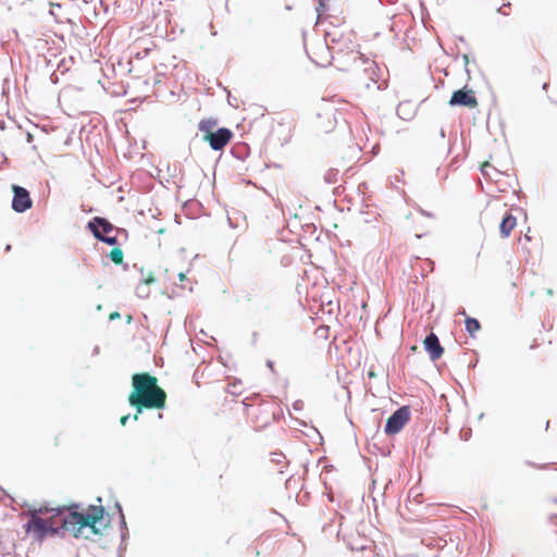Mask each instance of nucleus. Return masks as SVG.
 Masks as SVG:
<instances>
[{
    "label": "nucleus",
    "mask_w": 557,
    "mask_h": 557,
    "mask_svg": "<svg viewBox=\"0 0 557 557\" xmlns=\"http://www.w3.org/2000/svg\"><path fill=\"white\" fill-rule=\"evenodd\" d=\"M517 225V219L511 213H506L500 222L499 231L503 237H508Z\"/></svg>",
    "instance_id": "9d476101"
},
{
    "label": "nucleus",
    "mask_w": 557,
    "mask_h": 557,
    "mask_svg": "<svg viewBox=\"0 0 557 557\" xmlns=\"http://www.w3.org/2000/svg\"><path fill=\"white\" fill-rule=\"evenodd\" d=\"M152 281H153V278H148V280H146V283H148V284H149V283H151Z\"/></svg>",
    "instance_id": "412c9836"
},
{
    "label": "nucleus",
    "mask_w": 557,
    "mask_h": 557,
    "mask_svg": "<svg viewBox=\"0 0 557 557\" xmlns=\"http://www.w3.org/2000/svg\"><path fill=\"white\" fill-rule=\"evenodd\" d=\"M216 125V121L213 119L201 120L199 123V131L203 133V140L209 144L213 150H222L226 147L232 138L233 132L226 127H221L213 131Z\"/></svg>",
    "instance_id": "7ed1b4c3"
},
{
    "label": "nucleus",
    "mask_w": 557,
    "mask_h": 557,
    "mask_svg": "<svg viewBox=\"0 0 557 557\" xmlns=\"http://www.w3.org/2000/svg\"><path fill=\"white\" fill-rule=\"evenodd\" d=\"M117 315H119V313H112V314L110 315V318H111V319H113V318H115V317H117Z\"/></svg>",
    "instance_id": "aec40b11"
},
{
    "label": "nucleus",
    "mask_w": 557,
    "mask_h": 557,
    "mask_svg": "<svg viewBox=\"0 0 557 557\" xmlns=\"http://www.w3.org/2000/svg\"><path fill=\"white\" fill-rule=\"evenodd\" d=\"M91 233L100 242H103V243L109 244V245H115L116 244V238L115 237L106 236V235H103L101 233L100 230H94V227H91Z\"/></svg>",
    "instance_id": "ddd939ff"
},
{
    "label": "nucleus",
    "mask_w": 557,
    "mask_h": 557,
    "mask_svg": "<svg viewBox=\"0 0 557 557\" xmlns=\"http://www.w3.org/2000/svg\"><path fill=\"white\" fill-rule=\"evenodd\" d=\"M423 345L433 361L443 356L444 348L441 346L438 337L434 333H431L425 337Z\"/></svg>",
    "instance_id": "1a4fd4ad"
},
{
    "label": "nucleus",
    "mask_w": 557,
    "mask_h": 557,
    "mask_svg": "<svg viewBox=\"0 0 557 557\" xmlns=\"http://www.w3.org/2000/svg\"><path fill=\"white\" fill-rule=\"evenodd\" d=\"M487 169H493L492 164L488 161H485L481 164V171L485 176L490 175V172H487Z\"/></svg>",
    "instance_id": "f3484780"
},
{
    "label": "nucleus",
    "mask_w": 557,
    "mask_h": 557,
    "mask_svg": "<svg viewBox=\"0 0 557 557\" xmlns=\"http://www.w3.org/2000/svg\"><path fill=\"white\" fill-rule=\"evenodd\" d=\"M12 190L14 194L12 200V208L14 211L22 213L32 208L33 200L27 189L17 185H13Z\"/></svg>",
    "instance_id": "423d86ee"
},
{
    "label": "nucleus",
    "mask_w": 557,
    "mask_h": 557,
    "mask_svg": "<svg viewBox=\"0 0 557 557\" xmlns=\"http://www.w3.org/2000/svg\"><path fill=\"white\" fill-rule=\"evenodd\" d=\"M319 117H320V120H322V117H323V116H322V115H320ZM325 119L327 120V122H329V124H330V127H327V126H323V125H322V121H320V123H319V127H320V128H321V131H323L324 133H329V132H331V131H332V128H333V125H332V124H333V122H334V119H333V116H331V114H325Z\"/></svg>",
    "instance_id": "2eb2a0df"
},
{
    "label": "nucleus",
    "mask_w": 557,
    "mask_h": 557,
    "mask_svg": "<svg viewBox=\"0 0 557 557\" xmlns=\"http://www.w3.org/2000/svg\"><path fill=\"white\" fill-rule=\"evenodd\" d=\"M465 325L471 337H474L475 333L481 329L480 322L476 319L470 317L466 318Z\"/></svg>",
    "instance_id": "f8f14e48"
},
{
    "label": "nucleus",
    "mask_w": 557,
    "mask_h": 557,
    "mask_svg": "<svg viewBox=\"0 0 557 557\" xmlns=\"http://www.w3.org/2000/svg\"><path fill=\"white\" fill-rule=\"evenodd\" d=\"M133 389L128 403L136 409L133 419L137 420L144 409H163L166 404V393L158 385V379L148 372L135 373L132 376Z\"/></svg>",
    "instance_id": "f03ea898"
},
{
    "label": "nucleus",
    "mask_w": 557,
    "mask_h": 557,
    "mask_svg": "<svg viewBox=\"0 0 557 557\" xmlns=\"http://www.w3.org/2000/svg\"><path fill=\"white\" fill-rule=\"evenodd\" d=\"M129 419V414H126V416H123L120 420L121 424L122 425H125L126 424V421Z\"/></svg>",
    "instance_id": "a211bd4d"
},
{
    "label": "nucleus",
    "mask_w": 557,
    "mask_h": 557,
    "mask_svg": "<svg viewBox=\"0 0 557 557\" xmlns=\"http://www.w3.org/2000/svg\"><path fill=\"white\" fill-rule=\"evenodd\" d=\"M39 513H44L42 508L30 512V520L26 524V531L33 532L38 540H42L47 534H51L50 529L52 527Z\"/></svg>",
    "instance_id": "39448f33"
},
{
    "label": "nucleus",
    "mask_w": 557,
    "mask_h": 557,
    "mask_svg": "<svg viewBox=\"0 0 557 557\" xmlns=\"http://www.w3.org/2000/svg\"><path fill=\"white\" fill-rule=\"evenodd\" d=\"M60 9H61V4L50 2V11H49V13L53 16V18L57 22H61V18L59 17V14H58V10H60Z\"/></svg>",
    "instance_id": "dca6fc26"
},
{
    "label": "nucleus",
    "mask_w": 557,
    "mask_h": 557,
    "mask_svg": "<svg viewBox=\"0 0 557 557\" xmlns=\"http://www.w3.org/2000/svg\"><path fill=\"white\" fill-rule=\"evenodd\" d=\"M75 506L64 512L60 509L42 508L44 512L51 515L45 520L51 524V534H55L59 529L72 533L75 537L91 539L92 536H102L110 521L106 518V510L101 505H90L85 511L72 510Z\"/></svg>",
    "instance_id": "f257e3e1"
},
{
    "label": "nucleus",
    "mask_w": 557,
    "mask_h": 557,
    "mask_svg": "<svg viewBox=\"0 0 557 557\" xmlns=\"http://www.w3.org/2000/svg\"><path fill=\"white\" fill-rule=\"evenodd\" d=\"M376 77V65L373 62L368 63L363 70V76L359 77V83L367 89H380Z\"/></svg>",
    "instance_id": "6e6552de"
},
{
    "label": "nucleus",
    "mask_w": 557,
    "mask_h": 557,
    "mask_svg": "<svg viewBox=\"0 0 557 557\" xmlns=\"http://www.w3.org/2000/svg\"><path fill=\"white\" fill-rule=\"evenodd\" d=\"M409 420L410 408L408 406H403L387 419L384 431L387 435L397 434Z\"/></svg>",
    "instance_id": "20e7f679"
},
{
    "label": "nucleus",
    "mask_w": 557,
    "mask_h": 557,
    "mask_svg": "<svg viewBox=\"0 0 557 557\" xmlns=\"http://www.w3.org/2000/svg\"><path fill=\"white\" fill-rule=\"evenodd\" d=\"M178 277H180V281H184L186 278V275L183 272H181L178 274Z\"/></svg>",
    "instance_id": "6ab92c4d"
},
{
    "label": "nucleus",
    "mask_w": 557,
    "mask_h": 557,
    "mask_svg": "<svg viewBox=\"0 0 557 557\" xmlns=\"http://www.w3.org/2000/svg\"><path fill=\"white\" fill-rule=\"evenodd\" d=\"M111 261L115 264H122L124 260V253L121 248H113L109 255Z\"/></svg>",
    "instance_id": "4468645a"
},
{
    "label": "nucleus",
    "mask_w": 557,
    "mask_h": 557,
    "mask_svg": "<svg viewBox=\"0 0 557 557\" xmlns=\"http://www.w3.org/2000/svg\"><path fill=\"white\" fill-rule=\"evenodd\" d=\"M102 230V233L108 234L113 231L114 226L104 218L96 216L88 222V228Z\"/></svg>",
    "instance_id": "9b49d317"
},
{
    "label": "nucleus",
    "mask_w": 557,
    "mask_h": 557,
    "mask_svg": "<svg viewBox=\"0 0 557 557\" xmlns=\"http://www.w3.org/2000/svg\"><path fill=\"white\" fill-rule=\"evenodd\" d=\"M449 104L453 107L461 106L473 109L478 107V100L472 90L459 89L451 95Z\"/></svg>",
    "instance_id": "0eeeda50"
}]
</instances>
